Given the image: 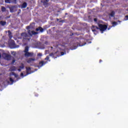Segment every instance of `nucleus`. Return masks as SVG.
<instances>
[{"label":"nucleus","mask_w":128,"mask_h":128,"mask_svg":"<svg viewBox=\"0 0 128 128\" xmlns=\"http://www.w3.org/2000/svg\"><path fill=\"white\" fill-rule=\"evenodd\" d=\"M30 28V26H28L26 27V30H28V34L30 36H36V34H38V32H34V30L31 31Z\"/></svg>","instance_id":"f257e3e1"},{"label":"nucleus","mask_w":128,"mask_h":128,"mask_svg":"<svg viewBox=\"0 0 128 128\" xmlns=\"http://www.w3.org/2000/svg\"><path fill=\"white\" fill-rule=\"evenodd\" d=\"M99 30L100 32H104L106 28H108V26L106 24H98V25Z\"/></svg>","instance_id":"f03ea898"},{"label":"nucleus","mask_w":128,"mask_h":128,"mask_svg":"<svg viewBox=\"0 0 128 128\" xmlns=\"http://www.w3.org/2000/svg\"><path fill=\"white\" fill-rule=\"evenodd\" d=\"M10 46L12 48H20V46L16 44V42L14 40L10 42Z\"/></svg>","instance_id":"7ed1b4c3"},{"label":"nucleus","mask_w":128,"mask_h":128,"mask_svg":"<svg viewBox=\"0 0 128 128\" xmlns=\"http://www.w3.org/2000/svg\"><path fill=\"white\" fill-rule=\"evenodd\" d=\"M21 36L24 38V40H30V38H28V34L26 32H22L21 34Z\"/></svg>","instance_id":"20e7f679"},{"label":"nucleus","mask_w":128,"mask_h":128,"mask_svg":"<svg viewBox=\"0 0 128 128\" xmlns=\"http://www.w3.org/2000/svg\"><path fill=\"white\" fill-rule=\"evenodd\" d=\"M48 64V61H40L39 62L38 64V68H42V66H44V64Z\"/></svg>","instance_id":"39448f33"},{"label":"nucleus","mask_w":128,"mask_h":128,"mask_svg":"<svg viewBox=\"0 0 128 128\" xmlns=\"http://www.w3.org/2000/svg\"><path fill=\"white\" fill-rule=\"evenodd\" d=\"M82 42H84V39H80V42L78 43L80 46H83L86 44V42H84L82 43Z\"/></svg>","instance_id":"423d86ee"},{"label":"nucleus","mask_w":128,"mask_h":128,"mask_svg":"<svg viewBox=\"0 0 128 128\" xmlns=\"http://www.w3.org/2000/svg\"><path fill=\"white\" fill-rule=\"evenodd\" d=\"M35 60L36 58H29L28 60H27L26 62L28 64H32Z\"/></svg>","instance_id":"0eeeda50"},{"label":"nucleus","mask_w":128,"mask_h":128,"mask_svg":"<svg viewBox=\"0 0 128 128\" xmlns=\"http://www.w3.org/2000/svg\"><path fill=\"white\" fill-rule=\"evenodd\" d=\"M26 72L27 74H32L30 68L26 67Z\"/></svg>","instance_id":"6e6552de"},{"label":"nucleus","mask_w":128,"mask_h":128,"mask_svg":"<svg viewBox=\"0 0 128 128\" xmlns=\"http://www.w3.org/2000/svg\"><path fill=\"white\" fill-rule=\"evenodd\" d=\"M25 56H34V53H30V52H26L24 54Z\"/></svg>","instance_id":"1a4fd4ad"},{"label":"nucleus","mask_w":128,"mask_h":128,"mask_svg":"<svg viewBox=\"0 0 128 128\" xmlns=\"http://www.w3.org/2000/svg\"><path fill=\"white\" fill-rule=\"evenodd\" d=\"M36 32H38V30L40 31V32H44V28H42L39 26L38 28H36Z\"/></svg>","instance_id":"9d476101"},{"label":"nucleus","mask_w":128,"mask_h":128,"mask_svg":"<svg viewBox=\"0 0 128 128\" xmlns=\"http://www.w3.org/2000/svg\"><path fill=\"white\" fill-rule=\"evenodd\" d=\"M28 6V4L26 2H24L21 6V8H26Z\"/></svg>","instance_id":"9b49d317"},{"label":"nucleus","mask_w":128,"mask_h":128,"mask_svg":"<svg viewBox=\"0 0 128 128\" xmlns=\"http://www.w3.org/2000/svg\"><path fill=\"white\" fill-rule=\"evenodd\" d=\"M0 24L2 26H4L6 24V21H0Z\"/></svg>","instance_id":"f8f14e48"},{"label":"nucleus","mask_w":128,"mask_h":128,"mask_svg":"<svg viewBox=\"0 0 128 128\" xmlns=\"http://www.w3.org/2000/svg\"><path fill=\"white\" fill-rule=\"evenodd\" d=\"M116 13L114 12V11H112L110 14H109V16H111L112 18H114V14Z\"/></svg>","instance_id":"ddd939ff"},{"label":"nucleus","mask_w":128,"mask_h":128,"mask_svg":"<svg viewBox=\"0 0 128 128\" xmlns=\"http://www.w3.org/2000/svg\"><path fill=\"white\" fill-rule=\"evenodd\" d=\"M8 36H9V38H12L10 30H8Z\"/></svg>","instance_id":"4468645a"},{"label":"nucleus","mask_w":128,"mask_h":128,"mask_svg":"<svg viewBox=\"0 0 128 128\" xmlns=\"http://www.w3.org/2000/svg\"><path fill=\"white\" fill-rule=\"evenodd\" d=\"M1 10L2 12H4L6 10V8L4 6H2L1 8Z\"/></svg>","instance_id":"2eb2a0df"},{"label":"nucleus","mask_w":128,"mask_h":128,"mask_svg":"<svg viewBox=\"0 0 128 128\" xmlns=\"http://www.w3.org/2000/svg\"><path fill=\"white\" fill-rule=\"evenodd\" d=\"M24 52H25V54L26 52H28V46H26V47H25Z\"/></svg>","instance_id":"dca6fc26"},{"label":"nucleus","mask_w":128,"mask_h":128,"mask_svg":"<svg viewBox=\"0 0 128 128\" xmlns=\"http://www.w3.org/2000/svg\"><path fill=\"white\" fill-rule=\"evenodd\" d=\"M92 28H94L95 30H100V27L98 28V26H92Z\"/></svg>","instance_id":"f3484780"},{"label":"nucleus","mask_w":128,"mask_h":128,"mask_svg":"<svg viewBox=\"0 0 128 128\" xmlns=\"http://www.w3.org/2000/svg\"><path fill=\"white\" fill-rule=\"evenodd\" d=\"M112 26H117L118 22H112Z\"/></svg>","instance_id":"a211bd4d"},{"label":"nucleus","mask_w":128,"mask_h":128,"mask_svg":"<svg viewBox=\"0 0 128 128\" xmlns=\"http://www.w3.org/2000/svg\"><path fill=\"white\" fill-rule=\"evenodd\" d=\"M10 12H14V7L10 8Z\"/></svg>","instance_id":"6ab92c4d"},{"label":"nucleus","mask_w":128,"mask_h":128,"mask_svg":"<svg viewBox=\"0 0 128 128\" xmlns=\"http://www.w3.org/2000/svg\"><path fill=\"white\" fill-rule=\"evenodd\" d=\"M45 60H48V62H50V56H47L46 57L44 58Z\"/></svg>","instance_id":"aec40b11"},{"label":"nucleus","mask_w":128,"mask_h":128,"mask_svg":"<svg viewBox=\"0 0 128 128\" xmlns=\"http://www.w3.org/2000/svg\"><path fill=\"white\" fill-rule=\"evenodd\" d=\"M6 4H10L12 3V0H5Z\"/></svg>","instance_id":"412c9836"},{"label":"nucleus","mask_w":128,"mask_h":128,"mask_svg":"<svg viewBox=\"0 0 128 128\" xmlns=\"http://www.w3.org/2000/svg\"><path fill=\"white\" fill-rule=\"evenodd\" d=\"M20 68H21L23 70V68H24V64H22V66H19Z\"/></svg>","instance_id":"4be33fe9"},{"label":"nucleus","mask_w":128,"mask_h":128,"mask_svg":"<svg viewBox=\"0 0 128 128\" xmlns=\"http://www.w3.org/2000/svg\"><path fill=\"white\" fill-rule=\"evenodd\" d=\"M10 80L12 84H13V82H14V80L12 78H10Z\"/></svg>","instance_id":"5701e85b"},{"label":"nucleus","mask_w":128,"mask_h":128,"mask_svg":"<svg viewBox=\"0 0 128 128\" xmlns=\"http://www.w3.org/2000/svg\"><path fill=\"white\" fill-rule=\"evenodd\" d=\"M92 32H96V30L94 29V28H92Z\"/></svg>","instance_id":"b1692460"},{"label":"nucleus","mask_w":128,"mask_h":128,"mask_svg":"<svg viewBox=\"0 0 128 128\" xmlns=\"http://www.w3.org/2000/svg\"><path fill=\"white\" fill-rule=\"evenodd\" d=\"M48 2V0H44L43 2L44 4H46Z\"/></svg>","instance_id":"393cba45"},{"label":"nucleus","mask_w":128,"mask_h":128,"mask_svg":"<svg viewBox=\"0 0 128 128\" xmlns=\"http://www.w3.org/2000/svg\"><path fill=\"white\" fill-rule=\"evenodd\" d=\"M50 56H52L54 58V53H50Z\"/></svg>","instance_id":"a878e982"},{"label":"nucleus","mask_w":128,"mask_h":128,"mask_svg":"<svg viewBox=\"0 0 128 128\" xmlns=\"http://www.w3.org/2000/svg\"><path fill=\"white\" fill-rule=\"evenodd\" d=\"M42 56V54L41 53H39V54H38V56Z\"/></svg>","instance_id":"bb28decb"},{"label":"nucleus","mask_w":128,"mask_h":128,"mask_svg":"<svg viewBox=\"0 0 128 128\" xmlns=\"http://www.w3.org/2000/svg\"><path fill=\"white\" fill-rule=\"evenodd\" d=\"M125 18H126V20H128V16H125Z\"/></svg>","instance_id":"cd10ccee"},{"label":"nucleus","mask_w":128,"mask_h":128,"mask_svg":"<svg viewBox=\"0 0 128 128\" xmlns=\"http://www.w3.org/2000/svg\"><path fill=\"white\" fill-rule=\"evenodd\" d=\"M60 54H61V56H64V52H60Z\"/></svg>","instance_id":"c85d7f7f"},{"label":"nucleus","mask_w":128,"mask_h":128,"mask_svg":"<svg viewBox=\"0 0 128 128\" xmlns=\"http://www.w3.org/2000/svg\"><path fill=\"white\" fill-rule=\"evenodd\" d=\"M15 62H16V60H13L12 61V64H14Z\"/></svg>","instance_id":"c756f323"},{"label":"nucleus","mask_w":128,"mask_h":128,"mask_svg":"<svg viewBox=\"0 0 128 128\" xmlns=\"http://www.w3.org/2000/svg\"><path fill=\"white\" fill-rule=\"evenodd\" d=\"M94 22H98V18H94Z\"/></svg>","instance_id":"7c9ffc66"},{"label":"nucleus","mask_w":128,"mask_h":128,"mask_svg":"<svg viewBox=\"0 0 128 128\" xmlns=\"http://www.w3.org/2000/svg\"><path fill=\"white\" fill-rule=\"evenodd\" d=\"M60 22H64V20H61Z\"/></svg>","instance_id":"2f4dec72"},{"label":"nucleus","mask_w":128,"mask_h":128,"mask_svg":"<svg viewBox=\"0 0 128 128\" xmlns=\"http://www.w3.org/2000/svg\"><path fill=\"white\" fill-rule=\"evenodd\" d=\"M18 72H22V69L20 68H18Z\"/></svg>","instance_id":"473e14b6"},{"label":"nucleus","mask_w":128,"mask_h":128,"mask_svg":"<svg viewBox=\"0 0 128 128\" xmlns=\"http://www.w3.org/2000/svg\"><path fill=\"white\" fill-rule=\"evenodd\" d=\"M20 76H24V73L20 74Z\"/></svg>","instance_id":"72a5a7b5"},{"label":"nucleus","mask_w":128,"mask_h":128,"mask_svg":"<svg viewBox=\"0 0 128 128\" xmlns=\"http://www.w3.org/2000/svg\"><path fill=\"white\" fill-rule=\"evenodd\" d=\"M14 76H16V74H14V72H12Z\"/></svg>","instance_id":"f704fd0d"},{"label":"nucleus","mask_w":128,"mask_h":128,"mask_svg":"<svg viewBox=\"0 0 128 128\" xmlns=\"http://www.w3.org/2000/svg\"><path fill=\"white\" fill-rule=\"evenodd\" d=\"M102 62V60H100L99 62Z\"/></svg>","instance_id":"c9c22d12"},{"label":"nucleus","mask_w":128,"mask_h":128,"mask_svg":"<svg viewBox=\"0 0 128 128\" xmlns=\"http://www.w3.org/2000/svg\"><path fill=\"white\" fill-rule=\"evenodd\" d=\"M2 58V54H0V58Z\"/></svg>","instance_id":"e433bc0d"},{"label":"nucleus","mask_w":128,"mask_h":128,"mask_svg":"<svg viewBox=\"0 0 128 128\" xmlns=\"http://www.w3.org/2000/svg\"><path fill=\"white\" fill-rule=\"evenodd\" d=\"M8 55H6V57L8 58Z\"/></svg>","instance_id":"4c0bfd02"},{"label":"nucleus","mask_w":128,"mask_h":128,"mask_svg":"<svg viewBox=\"0 0 128 128\" xmlns=\"http://www.w3.org/2000/svg\"><path fill=\"white\" fill-rule=\"evenodd\" d=\"M72 36H74V33H72Z\"/></svg>","instance_id":"58836bf2"},{"label":"nucleus","mask_w":128,"mask_h":128,"mask_svg":"<svg viewBox=\"0 0 128 128\" xmlns=\"http://www.w3.org/2000/svg\"><path fill=\"white\" fill-rule=\"evenodd\" d=\"M110 28H108V30H109Z\"/></svg>","instance_id":"ea45409f"},{"label":"nucleus","mask_w":128,"mask_h":128,"mask_svg":"<svg viewBox=\"0 0 128 128\" xmlns=\"http://www.w3.org/2000/svg\"><path fill=\"white\" fill-rule=\"evenodd\" d=\"M66 14H68V13H66Z\"/></svg>","instance_id":"a19ab883"},{"label":"nucleus","mask_w":128,"mask_h":128,"mask_svg":"<svg viewBox=\"0 0 128 128\" xmlns=\"http://www.w3.org/2000/svg\"><path fill=\"white\" fill-rule=\"evenodd\" d=\"M20 12V10H19Z\"/></svg>","instance_id":"79ce46f5"},{"label":"nucleus","mask_w":128,"mask_h":128,"mask_svg":"<svg viewBox=\"0 0 128 128\" xmlns=\"http://www.w3.org/2000/svg\"><path fill=\"white\" fill-rule=\"evenodd\" d=\"M57 20H58V19H57Z\"/></svg>","instance_id":"37998d69"},{"label":"nucleus","mask_w":128,"mask_h":128,"mask_svg":"<svg viewBox=\"0 0 128 128\" xmlns=\"http://www.w3.org/2000/svg\"><path fill=\"white\" fill-rule=\"evenodd\" d=\"M77 40H78V38H76Z\"/></svg>","instance_id":"c03bdc74"}]
</instances>
